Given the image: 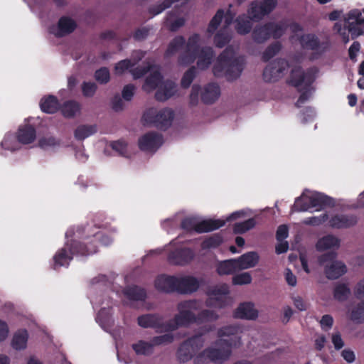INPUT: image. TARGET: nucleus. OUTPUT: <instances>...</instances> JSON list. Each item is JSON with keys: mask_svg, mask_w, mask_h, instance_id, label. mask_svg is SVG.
<instances>
[{"mask_svg": "<svg viewBox=\"0 0 364 364\" xmlns=\"http://www.w3.org/2000/svg\"><path fill=\"white\" fill-rule=\"evenodd\" d=\"M1 146L5 150L11 151L16 150V144L11 136H6L1 142Z\"/></svg>", "mask_w": 364, "mask_h": 364, "instance_id": "obj_64", "label": "nucleus"}, {"mask_svg": "<svg viewBox=\"0 0 364 364\" xmlns=\"http://www.w3.org/2000/svg\"><path fill=\"white\" fill-rule=\"evenodd\" d=\"M252 282V277L248 272L237 274L232 277V284L235 285L248 284Z\"/></svg>", "mask_w": 364, "mask_h": 364, "instance_id": "obj_56", "label": "nucleus"}, {"mask_svg": "<svg viewBox=\"0 0 364 364\" xmlns=\"http://www.w3.org/2000/svg\"><path fill=\"white\" fill-rule=\"evenodd\" d=\"M137 323L144 328L155 329L156 333L168 332V321L159 314H146L137 318Z\"/></svg>", "mask_w": 364, "mask_h": 364, "instance_id": "obj_13", "label": "nucleus"}, {"mask_svg": "<svg viewBox=\"0 0 364 364\" xmlns=\"http://www.w3.org/2000/svg\"><path fill=\"white\" fill-rule=\"evenodd\" d=\"M163 144L162 135L149 132L139 139L138 145L143 151H156Z\"/></svg>", "mask_w": 364, "mask_h": 364, "instance_id": "obj_18", "label": "nucleus"}, {"mask_svg": "<svg viewBox=\"0 0 364 364\" xmlns=\"http://www.w3.org/2000/svg\"><path fill=\"white\" fill-rule=\"evenodd\" d=\"M239 270L236 259H228L219 263L217 267V272L220 275L232 274Z\"/></svg>", "mask_w": 364, "mask_h": 364, "instance_id": "obj_35", "label": "nucleus"}, {"mask_svg": "<svg viewBox=\"0 0 364 364\" xmlns=\"http://www.w3.org/2000/svg\"><path fill=\"white\" fill-rule=\"evenodd\" d=\"M259 255L256 252H248L236 259L239 270L254 267L259 262Z\"/></svg>", "mask_w": 364, "mask_h": 364, "instance_id": "obj_27", "label": "nucleus"}, {"mask_svg": "<svg viewBox=\"0 0 364 364\" xmlns=\"http://www.w3.org/2000/svg\"><path fill=\"white\" fill-rule=\"evenodd\" d=\"M309 196L302 194L296 198L291 210L296 212H304L309 210L311 206L309 203Z\"/></svg>", "mask_w": 364, "mask_h": 364, "instance_id": "obj_44", "label": "nucleus"}, {"mask_svg": "<svg viewBox=\"0 0 364 364\" xmlns=\"http://www.w3.org/2000/svg\"><path fill=\"white\" fill-rule=\"evenodd\" d=\"M77 25L73 18L63 16L60 17L58 22V29L53 32L55 36L58 38L72 33L77 28ZM53 33V31H51Z\"/></svg>", "mask_w": 364, "mask_h": 364, "instance_id": "obj_22", "label": "nucleus"}, {"mask_svg": "<svg viewBox=\"0 0 364 364\" xmlns=\"http://www.w3.org/2000/svg\"><path fill=\"white\" fill-rule=\"evenodd\" d=\"M95 78L98 82L106 84L110 78L109 70L105 67L97 70L95 73Z\"/></svg>", "mask_w": 364, "mask_h": 364, "instance_id": "obj_53", "label": "nucleus"}, {"mask_svg": "<svg viewBox=\"0 0 364 364\" xmlns=\"http://www.w3.org/2000/svg\"><path fill=\"white\" fill-rule=\"evenodd\" d=\"M196 68L195 66H192L183 74L181 81V87L185 89L188 88L196 77Z\"/></svg>", "mask_w": 364, "mask_h": 364, "instance_id": "obj_49", "label": "nucleus"}, {"mask_svg": "<svg viewBox=\"0 0 364 364\" xmlns=\"http://www.w3.org/2000/svg\"><path fill=\"white\" fill-rule=\"evenodd\" d=\"M328 219V215L326 213L321 214L319 216L309 217L305 219L304 223L306 225L317 226L323 224Z\"/></svg>", "mask_w": 364, "mask_h": 364, "instance_id": "obj_57", "label": "nucleus"}, {"mask_svg": "<svg viewBox=\"0 0 364 364\" xmlns=\"http://www.w3.org/2000/svg\"><path fill=\"white\" fill-rule=\"evenodd\" d=\"M218 348H208L204 350V353L210 361L224 362L227 360L232 353V347L236 346V341L232 338L230 339L220 338L215 342Z\"/></svg>", "mask_w": 364, "mask_h": 364, "instance_id": "obj_9", "label": "nucleus"}, {"mask_svg": "<svg viewBox=\"0 0 364 364\" xmlns=\"http://www.w3.org/2000/svg\"><path fill=\"white\" fill-rule=\"evenodd\" d=\"M163 76L159 71H154L146 77L143 89L146 91H152L158 87L161 82Z\"/></svg>", "mask_w": 364, "mask_h": 364, "instance_id": "obj_37", "label": "nucleus"}, {"mask_svg": "<svg viewBox=\"0 0 364 364\" xmlns=\"http://www.w3.org/2000/svg\"><path fill=\"white\" fill-rule=\"evenodd\" d=\"M300 43L303 48L315 50L319 48L320 41L314 34H304L299 38Z\"/></svg>", "mask_w": 364, "mask_h": 364, "instance_id": "obj_33", "label": "nucleus"}, {"mask_svg": "<svg viewBox=\"0 0 364 364\" xmlns=\"http://www.w3.org/2000/svg\"><path fill=\"white\" fill-rule=\"evenodd\" d=\"M134 65V63L129 59L120 60L115 65V71L118 74H122L125 70L132 68Z\"/></svg>", "mask_w": 364, "mask_h": 364, "instance_id": "obj_61", "label": "nucleus"}, {"mask_svg": "<svg viewBox=\"0 0 364 364\" xmlns=\"http://www.w3.org/2000/svg\"><path fill=\"white\" fill-rule=\"evenodd\" d=\"M60 145V140L53 136H44L38 140V146L42 149L53 147Z\"/></svg>", "mask_w": 364, "mask_h": 364, "instance_id": "obj_55", "label": "nucleus"}, {"mask_svg": "<svg viewBox=\"0 0 364 364\" xmlns=\"http://www.w3.org/2000/svg\"><path fill=\"white\" fill-rule=\"evenodd\" d=\"M200 36L194 33L188 39L186 49L179 55L178 63L186 66L192 64L198 58L197 65L200 70L207 69L211 64L214 56L212 48L205 47L200 50Z\"/></svg>", "mask_w": 364, "mask_h": 364, "instance_id": "obj_2", "label": "nucleus"}, {"mask_svg": "<svg viewBox=\"0 0 364 364\" xmlns=\"http://www.w3.org/2000/svg\"><path fill=\"white\" fill-rule=\"evenodd\" d=\"M102 239L105 245L111 242L108 236H103L97 232L94 235L93 239L87 243H83L77 240H71L70 242H66L63 247L59 249L53 256V269L68 267L73 258L74 255L86 256L94 254L97 251L96 242Z\"/></svg>", "mask_w": 364, "mask_h": 364, "instance_id": "obj_1", "label": "nucleus"}, {"mask_svg": "<svg viewBox=\"0 0 364 364\" xmlns=\"http://www.w3.org/2000/svg\"><path fill=\"white\" fill-rule=\"evenodd\" d=\"M316 71V68H310L304 71L301 66L291 70L287 83L301 92L295 103L296 107H300L309 99L310 87L315 80Z\"/></svg>", "mask_w": 364, "mask_h": 364, "instance_id": "obj_4", "label": "nucleus"}, {"mask_svg": "<svg viewBox=\"0 0 364 364\" xmlns=\"http://www.w3.org/2000/svg\"><path fill=\"white\" fill-rule=\"evenodd\" d=\"M40 107L42 112L45 113L54 114L58 111L60 105L55 96L48 95L41 100Z\"/></svg>", "mask_w": 364, "mask_h": 364, "instance_id": "obj_31", "label": "nucleus"}, {"mask_svg": "<svg viewBox=\"0 0 364 364\" xmlns=\"http://www.w3.org/2000/svg\"><path fill=\"white\" fill-rule=\"evenodd\" d=\"M244 64L243 58L235 57L233 50L227 48L218 57L213 73L217 77H225L228 81H232L240 76Z\"/></svg>", "mask_w": 364, "mask_h": 364, "instance_id": "obj_3", "label": "nucleus"}, {"mask_svg": "<svg viewBox=\"0 0 364 364\" xmlns=\"http://www.w3.org/2000/svg\"><path fill=\"white\" fill-rule=\"evenodd\" d=\"M358 223L355 214L336 213L328 220V225L333 229L345 230L355 227Z\"/></svg>", "mask_w": 364, "mask_h": 364, "instance_id": "obj_16", "label": "nucleus"}, {"mask_svg": "<svg viewBox=\"0 0 364 364\" xmlns=\"http://www.w3.org/2000/svg\"><path fill=\"white\" fill-rule=\"evenodd\" d=\"M196 253L190 247H178L169 252L167 259L173 265L185 266L195 258Z\"/></svg>", "mask_w": 364, "mask_h": 364, "instance_id": "obj_15", "label": "nucleus"}, {"mask_svg": "<svg viewBox=\"0 0 364 364\" xmlns=\"http://www.w3.org/2000/svg\"><path fill=\"white\" fill-rule=\"evenodd\" d=\"M235 318L255 320L258 316V311L255 309L254 304L251 302H244L233 312Z\"/></svg>", "mask_w": 364, "mask_h": 364, "instance_id": "obj_21", "label": "nucleus"}, {"mask_svg": "<svg viewBox=\"0 0 364 364\" xmlns=\"http://www.w3.org/2000/svg\"><path fill=\"white\" fill-rule=\"evenodd\" d=\"M350 318L356 323L364 321V299L351 311Z\"/></svg>", "mask_w": 364, "mask_h": 364, "instance_id": "obj_48", "label": "nucleus"}, {"mask_svg": "<svg viewBox=\"0 0 364 364\" xmlns=\"http://www.w3.org/2000/svg\"><path fill=\"white\" fill-rule=\"evenodd\" d=\"M203 346L201 335L193 336L183 341L176 352L177 360L180 363H186L192 359L193 354Z\"/></svg>", "mask_w": 364, "mask_h": 364, "instance_id": "obj_11", "label": "nucleus"}, {"mask_svg": "<svg viewBox=\"0 0 364 364\" xmlns=\"http://www.w3.org/2000/svg\"><path fill=\"white\" fill-rule=\"evenodd\" d=\"M340 240L333 235H327L320 238L316 245V250L318 251H323L331 249L332 247H339Z\"/></svg>", "mask_w": 364, "mask_h": 364, "instance_id": "obj_32", "label": "nucleus"}, {"mask_svg": "<svg viewBox=\"0 0 364 364\" xmlns=\"http://www.w3.org/2000/svg\"><path fill=\"white\" fill-rule=\"evenodd\" d=\"M176 91V85L171 80H166L155 93L157 101L164 102L172 97Z\"/></svg>", "mask_w": 364, "mask_h": 364, "instance_id": "obj_25", "label": "nucleus"}, {"mask_svg": "<svg viewBox=\"0 0 364 364\" xmlns=\"http://www.w3.org/2000/svg\"><path fill=\"white\" fill-rule=\"evenodd\" d=\"M28 334L26 329L17 331L11 341V346L16 350H23L26 348L28 341Z\"/></svg>", "mask_w": 364, "mask_h": 364, "instance_id": "obj_36", "label": "nucleus"}, {"mask_svg": "<svg viewBox=\"0 0 364 364\" xmlns=\"http://www.w3.org/2000/svg\"><path fill=\"white\" fill-rule=\"evenodd\" d=\"M196 323L203 324L204 323L215 321L218 319L219 316L213 310L204 309L196 315Z\"/></svg>", "mask_w": 364, "mask_h": 364, "instance_id": "obj_40", "label": "nucleus"}, {"mask_svg": "<svg viewBox=\"0 0 364 364\" xmlns=\"http://www.w3.org/2000/svg\"><path fill=\"white\" fill-rule=\"evenodd\" d=\"M173 340L174 337L171 333H166L153 337L151 342L153 344V347H154L155 346L171 343Z\"/></svg>", "mask_w": 364, "mask_h": 364, "instance_id": "obj_52", "label": "nucleus"}, {"mask_svg": "<svg viewBox=\"0 0 364 364\" xmlns=\"http://www.w3.org/2000/svg\"><path fill=\"white\" fill-rule=\"evenodd\" d=\"M174 112L170 108H164L157 111L155 108H149L144 112L142 121L144 124H151L161 130H166L172 123Z\"/></svg>", "mask_w": 364, "mask_h": 364, "instance_id": "obj_7", "label": "nucleus"}, {"mask_svg": "<svg viewBox=\"0 0 364 364\" xmlns=\"http://www.w3.org/2000/svg\"><path fill=\"white\" fill-rule=\"evenodd\" d=\"M186 39L182 36H177L173 38L168 43L167 48L164 53L165 59H168L176 55L178 51L186 46Z\"/></svg>", "mask_w": 364, "mask_h": 364, "instance_id": "obj_28", "label": "nucleus"}, {"mask_svg": "<svg viewBox=\"0 0 364 364\" xmlns=\"http://www.w3.org/2000/svg\"><path fill=\"white\" fill-rule=\"evenodd\" d=\"M282 49V44L279 41L271 43L265 50L263 52L262 55V60L264 62H268L274 56H275Z\"/></svg>", "mask_w": 364, "mask_h": 364, "instance_id": "obj_45", "label": "nucleus"}, {"mask_svg": "<svg viewBox=\"0 0 364 364\" xmlns=\"http://www.w3.org/2000/svg\"><path fill=\"white\" fill-rule=\"evenodd\" d=\"M151 68V65L150 64H147L146 65L138 66L132 69L131 72L134 79H139L148 73Z\"/></svg>", "mask_w": 364, "mask_h": 364, "instance_id": "obj_60", "label": "nucleus"}, {"mask_svg": "<svg viewBox=\"0 0 364 364\" xmlns=\"http://www.w3.org/2000/svg\"><path fill=\"white\" fill-rule=\"evenodd\" d=\"M36 137V129L31 124H26L19 127L16 138L22 144H29L33 142Z\"/></svg>", "mask_w": 364, "mask_h": 364, "instance_id": "obj_24", "label": "nucleus"}, {"mask_svg": "<svg viewBox=\"0 0 364 364\" xmlns=\"http://www.w3.org/2000/svg\"><path fill=\"white\" fill-rule=\"evenodd\" d=\"M225 224V221L223 220H204L200 222L197 221L196 226V232L197 233H204L211 232L215 230L219 229L220 228L224 226Z\"/></svg>", "mask_w": 364, "mask_h": 364, "instance_id": "obj_29", "label": "nucleus"}, {"mask_svg": "<svg viewBox=\"0 0 364 364\" xmlns=\"http://www.w3.org/2000/svg\"><path fill=\"white\" fill-rule=\"evenodd\" d=\"M311 208L322 209L326 207L334 205V200L332 198L320 193H316L309 196Z\"/></svg>", "mask_w": 364, "mask_h": 364, "instance_id": "obj_26", "label": "nucleus"}, {"mask_svg": "<svg viewBox=\"0 0 364 364\" xmlns=\"http://www.w3.org/2000/svg\"><path fill=\"white\" fill-rule=\"evenodd\" d=\"M97 132L95 125H80L76 128L74 136L77 140H83Z\"/></svg>", "mask_w": 364, "mask_h": 364, "instance_id": "obj_41", "label": "nucleus"}, {"mask_svg": "<svg viewBox=\"0 0 364 364\" xmlns=\"http://www.w3.org/2000/svg\"><path fill=\"white\" fill-rule=\"evenodd\" d=\"M110 146L121 156H125L127 152V144L124 140L112 141Z\"/></svg>", "mask_w": 364, "mask_h": 364, "instance_id": "obj_59", "label": "nucleus"}, {"mask_svg": "<svg viewBox=\"0 0 364 364\" xmlns=\"http://www.w3.org/2000/svg\"><path fill=\"white\" fill-rule=\"evenodd\" d=\"M224 17V11L223 9H219L215 14V16L213 17L211 21L209 23L208 31L209 33L214 32L219 25L220 24L223 18Z\"/></svg>", "mask_w": 364, "mask_h": 364, "instance_id": "obj_51", "label": "nucleus"}, {"mask_svg": "<svg viewBox=\"0 0 364 364\" xmlns=\"http://www.w3.org/2000/svg\"><path fill=\"white\" fill-rule=\"evenodd\" d=\"M347 28L350 33L351 38L355 39L363 34L364 28V18L358 9H353L349 11L347 18Z\"/></svg>", "mask_w": 364, "mask_h": 364, "instance_id": "obj_17", "label": "nucleus"}, {"mask_svg": "<svg viewBox=\"0 0 364 364\" xmlns=\"http://www.w3.org/2000/svg\"><path fill=\"white\" fill-rule=\"evenodd\" d=\"M177 277L165 274L156 277L154 280L155 289L164 293H173L176 291Z\"/></svg>", "mask_w": 364, "mask_h": 364, "instance_id": "obj_19", "label": "nucleus"}, {"mask_svg": "<svg viewBox=\"0 0 364 364\" xmlns=\"http://www.w3.org/2000/svg\"><path fill=\"white\" fill-rule=\"evenodd\" d=\"M198 280L192 276L177 278L176 292L181 294H191L196 291L199 288Z\"/></svg>", "mask_w": 364, "mask_h": 364, "instance_id": "obj_20", "label": "nucleus"}, {"mask_svg": "<svg viewBox=\"0 0 364 364\" xmlns=\"http://www.w3.org/2000/svg\"><path fill=\"white\" fill-rule=\"evenodd\" d=\"M336 252H328L323 254L318 259L321 265H325L324 272L329 279H336L347 272L346 264L341 261L336 260Z\"/></svg>", "mask_w": 364, "mask_h": 364, "instance_id": "obj_8", "label": "nucleus"}, {"mask_svg": "<svg viewBox=\"0 0 364 364\" xmlns=\"http://www.w3.org/2000/svg\"><path fill=\"white\" fill-rule=\"evenodd\" d=\"M124 294L129 300L134 301H144L147 297L146 289L137 285L127 287Z\"/></svg>", "mask_w": 364, "mask_h": 364, "instance_id": "obj_30", "label": "nucleus"}, {"mask_svg": "<svg viewBox=\"0 0 364 364\" xmlns=\"http://www.w3.org/2000/svg\"><path fill=\"white\" fill-rule=\"evenodd\" d=\"M289 65L287 60L279 58L269 63L263 71V79L265 82H273L282 77Z\"/></svg>", "mask_w": 364, "mask_h": 364, "instance_id": "obj_14", "label": "nucleus"}, {"mask_svg": "<svg viewBox=\"0 0 364 364\" xmlns=\"http://www.w3.org/2000/svg\"><path fill=\"white\" fill-rule=\"evenodd\" d=\"M178 314L173 319L168 321V332L173 331L181 326H188L196 323V314L192 310H197V302L195 300L184 301L178 304Z\"/></svg>", "mask_w": 364, "mask_h": 364, "instance_id": "obj_5", "label": "nucleus"}, {"mask_svg": "<svg viewBox=\"0 0 364 364\" xmlns=\"http://www.w3.org/2000/svg\"><path fill=\"white\" fill-rule=\"evenodd\" d=\"M333 324V318L329 314H325L321 317L320 320V325L322 330L328 331L330 330Z\"/></svg>", "mask_w": 364, "mask_h": 364, "instance_id": "obj_63", "label": "nucleus"}, {"mask_svg": "<svg viewBox=\"0 0 364 364\" xmlns=\"http://www.w3.org/2000/svg\"><path fill=\"white\" fill-rule=\"evenodd\" d=\"M197 220L195 218L187 217L183 218L181 223V228L187 232H196Z\"/></svg>", "mask_w": 364, "mask_h": 364, "instance_id": "obj_54", "label": "nucleus"}, {"mask_svg": "<svg viewBox=\"0 0 364 364\" xmlns=\"http://www.w3.org/2000/svg\"><path fill=\"white\" fill-rule=\"evenodd\" d=\"M132 349L138 355L148 356L153 353L154 347L151 342L139 340L137 343L132 345Z\"/></svg>", "mask_w": 364, "mask_h": 364, "instance_id": "obj_38", "label": "nucleus"}, {"mask_svg": "<svg viewBox=\"0 0 364 364\" xmlns=\"http://www.w3.org/2000/svg\"><path fill=\"white\" fill-rule=\"evenodd\" d=\"M178 1L179 0H164L162 3L150 7L149 11L153 16L158 15L165 9L171 7L173 3Z\"/></svg>", "mask_w": 364, "mask_h": 364, "instance_id": "obj_50", "label": "nucleus"}, {"mask_svg": "<svg viewBox=\"0 0 364 364\" xmlns=\"http://www.w3.org/2000/svg\"><path fill=\"white\" fill-rule=\"evenodd\" d=\"M239 331V327L235 325H230V326H226L224 327H222L218 329V336L220 338H223V337L228 336L230 337V338H232L233 340L236 341V343L238 341L236 338L235 335Z\"/></svg>", "mask_w": 364, "mask_h": 364, "instance_id": "obj_47", "label": "nucleus"}, {"mask_svg": "<svg viewBox=\"0 0 364 364\" xmlns=\"http://www.w3.org/2000/svg\"><path fill=\"white\" fill-rule=\"evenodd\" d=\"M149 31L150 29L146 26L139 28L133 33V38L137 41H143L149 36Z\"/></svg>", "mask_w": 364, "mask_h": 364, "instance_id": "obj_62", "label": "nucleus"}, {"mask_svg": "<svg viewBox=\"0 0 364 364\" xmlns=\"http://www.w3.org/2000/svg\"><path fill=\"white\" fill-rule=\"evenodd\" d=\"M288 26L282 22H267L256 26L252 32V38L256 43L262 44L269 38H280L285 33Z\"/></svg>", "mask_w": 364, "mask_h": 364, "instance_id": "obj_6", "label": "nucleus"}, {"mask_svg": "<svg viewBox=\"0 0 364 364\" xmlns=\"http://www.w3.org/2000/svg\"><path fill=\"white\" fill-rule=\"evenodd\" d=\"M350 294V289L346 284H338L333 289V296L338 301L347 300Z\"/></svg>", "mask_w": 364, "mask_h": 364, "instance_id": "obj_43", "label": "nucleus"}, {"mask_svg": "<svg viewBox=\"0 0 364 364\" xmlns=\"http://www.w3.org/2000/svg\"><path fill=\"white\" fill-rule=\"evenodd\" d=\"M277 0L253 1L247 10L250 20L259 21L269 14L276 7Z\"/></svg>", "mask_w": 364, "mask_h": 364, "instance_id": "obj_12", "label": "nucleus"}, {"mask_svg": "<svg viewBox=\"0 0 364 364\" xmlns=\"http://www.w3.org/2000/svg\"><path fill=\"white\" fill-rule=\"evenodd\" d=\"M223 242V237L220 234H213L206 237L201 243L203 250L218 247Z\"/></svg>", "mask_w": 364, "mask_h": 364, "instance_id": "obj_42", "label": "nucleus"}, {"mask_svg": "<svg viewBox=\"0 0 364 364\" xmlns=\"http://www.w3.org/2000/svg\"><path fill=\"white\" fill-rule=\"evenodd\" d=\"M220 89L219 85L215 82L208 83L205 86L201 93V100L204 104L211 105L220 97Z\"/></svg>", "mask_w": 364, "mask_h": 364, "instance_id": "obj_23", "label": "nucleus"}, {"mask_svg": "<svg viewBox=\"0 0 364 364\" xmlns=\"http://www.w3.org/2000/svg\"><path fill=\"white\" fill-rule=\"evenodd\" d=\"M250 18L239 16L235 20V30L240 35H246L251 31L252 24Z\"/></svg>", "mask_w": 364, "mask_h": 364, "instance_id": "obj_39", "label": "nucleus"}, {"mask_svg": "<svg viewBox=\"0 0 364 364\" xmlns=\"http://www.w3.org/2000/svg\"><path fill=\"white\" fill-rule=\"evenodd\" d=\"M256 225L255 218H250L240 223H236L233 225V232L235 234H243L253 228Z\"/></svg>", "mask_w": 364, "mask_h": 364, "instance_id": "obj_46", "label": "nucleus"}, {"mask_svg": "<svg viewBox=\"0 0 364 364\" xmlns=\"http://www.w3.org/2000/svg\"><path fill=\"white\" fill-rule=\"evenodd\" d=\"M229 294V287L226 284L213 287L208 292L209 297L205 301L206 306L218 309L225 308L231 302Z\"/></svg>", "mask_w": 364, "mask_h": 364, "instance_id": "obj_10", "label": "nucleus"}, {"mask_svg": "<svg viewBox=\"0 0 364 364\" xmlns=\"http://www.w3.org/2000/svg\"><path fill=\"white\" fill-rule=\"evenodd\" d=\"M60 108L65 117L72 118L80 112V105L75 100H68L65 102Z\"/></svg>", "mask_w": 364, "mask_h": 364, "instance_id": "obj_34", "label": "nucleus"}, {"mask_svg": "<svg viewBox=\"0 0 364 364\" xmlns=\"http://www.w3.org/2000/svg\"><path fill=\"white\" fill-rule=\"evenodd\" d=\"M97 85L95 82H83L82 84V92L85 97H92L97 90Z\"/></svg>", "mask_w": 364, "mask_h": 364, "instance_id": "obj_58", "label": "nucleus"}]
</instances>
